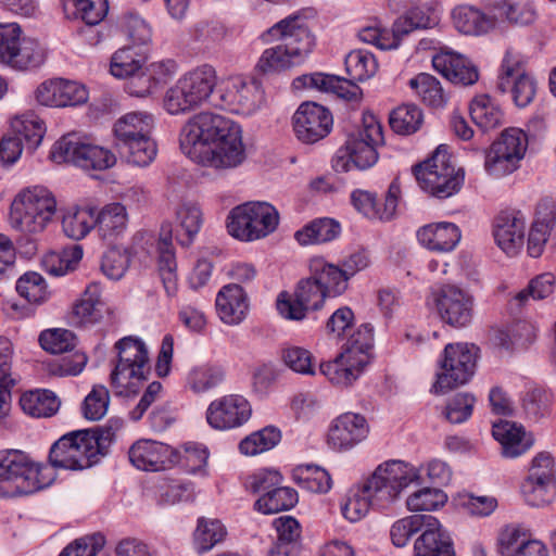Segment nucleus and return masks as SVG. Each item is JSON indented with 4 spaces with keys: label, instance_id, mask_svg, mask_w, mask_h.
Masks as SVG:
<instances>
[{
    "label": "nucleus",
    "instance_id": "1",
    "mask_svg": "<svg viewBox=\"0 0 556 556\" xmlns=\"http://www.w3.org/2000/svg\"><path fill=\"white\" fill-rule=\"evenodd\" d=\"M179 144L193 162L215 169H230L245 159L241 127L212 112L193 115L182 126Z\"/></svg>",
    "mask_w": 556,
    "mask_h": 556
},
{
    "label": "nucleus",
    "instance_id": "2",
    "mask_svg": "<svg viewBox=\"0 0 556 556\" xmlns=\"http://www.w3.org/2000/svg\"><path fill=\"white\" fill-rule=\"evenodd\" d=\"M123 427L119 418L110 419L105 427L78 430L62 435L49 452V463L54 468L83 470L90 468L105 455L116 432Z\"/></svg>",
    "mask_w": 556,
    "mask_h": 556
},
{
    "label": "nucleus",
    "instance_id": "3",
    "mask_svg": "<svg viewBox=\"0 0 556 556\" xmlns=\"http://www.w3.org/2000/svg\"><path fill=\"white\" fill-rule=\"evenodd\" d=\"M115 349L117 362L110 376L111 386L117 395H135L150 372L147 345L141 339L129 336L118 340Z\"/></svg>",
    "mask_w": 556,
    "mask_h": 556
},
{
    "label": "nucleus",
    "instance_id": "4",
    "mask_svg": "<svg viewBox=\"0 0 556 556\" xmlns=\"http://www.w3.org/2000/svg\"><path fill=\"white\" fill-rule=\"evenodd\" d=\"M362 123V129L350 134L344 146L336 152L332 159L336 172L364 170L377 163V147L383 143L382 126L371 113L363 114Z\"/></svg>",
    "mask_w": 556,
    "mask_h": 556
},
{
    "label": "nucleus",
    "instance_id": "5",
    "mask_svg": "<svg viewBox=\"0 0 556 556\" xmlns=\"http://www.w3.org/2000/svg\"><path fill=\"white\" fill-rule=\"evenodd\" d=\"M217 75L212 65L203 64L184 74L165 93L164 108L172 114L193 111L208 101L216 87Z\"/></svg>",
    "mask_w": 556,
    "mask_h": 556
},
{
    "label": "nucleus",
    "instance_id": "6",
    "mask_svg": "<svg viewBox=\"0 0 556 556\" xmlns=\"http://www.w3.org/2000/svg\"><path fill=\"white\" fill-rule=\"evenodd\" d=\"M56 211V200L42 186L27 188L14 198L10 208V225L13 229L36 235L42 232Z\"/></svg>",
    "mask_w": 556,
    "mask_h": 556
},
{
    "label": "nucleus",
    "instance_id": "7",
    "mask_svg": "<svg viewBox=\"0 0 556 556\" xmlns=\"http://www.w3.org/2000/svg\"><path fill=\"white\" fill-rule=\"evenodd\" d=\"M419 187L438 199H447L457 193L464 184V170L455 169L452 157L442 146L432 156L413 167Z\"/></svg>",
    "mask_w": 556,
    "mask_h": 556
},
{
    "label": "nucleus",
    "instance_id": "8",
    "mask_svg": "<svg viewBox=\"0 0 556 556\" xmlns=\"http://www.w3.org/2000/svg\"><path fill=\"white\" fill-rule=\"evenodd\" d=\"M419 475L415 467L402 460H389L379 465L364 483V492L372 500L374 506L387 508L401 492L413 483H418Z\"/></svg>",
    "mask_w": 556,
    "mask_h": 556
},
{
    "label": "nucleus",
    "instance_id": "9",
    "mask_svg": "<svg viewBox=\"0 0 556 556\" xmlns=\"http://www.w3.org/2000/svg\"><path fill=\"white\" fill-rule=\"evenodd\" d=\"M279 224L277 210L267 202H248L231 210L227 229L241 241H254L273 233Z\"/></svg>",
    "mask_w": 556,
    "mask_h": 556
},
{
    "label": "nucleus",
    "instance_id": "10",
    "mask_svg": "<svg viewBox=\"0 0 556 556\" xmlns=\"http://www.w3.org/2000/svg\"><path fill=\"white\" fill-rule=\"evenodd\" d=\"M39 465L20 450L0 451V491L4 496L27 495L40 490Z\"/></svg>",
    "mask_w": 556,
    "mask_h": 556
},
{
    "label": "nucleus",
    "instance_id": "11",
    "mask_svg": "<svg viewBox=\"0 0 556 556\" xmlns=\"http://www.w3.org/2000/svg\"><path fill=\"white\" fill-rule=\"evenodd\" d=\"M50 157L55 163H73L86 170H104L116 163V157L110 150L92 144L74 134H68L56 141Z\"/></svg>",
    "mask_w": 556,
    "mask_h": 556
},
{
    "label": "nucleus",
    "instance_id": "12",
    "mask_svg": "<svg viewBox=\"0 0 556 556\" xmlns=\"http://www.w3.org/2000/svg\"><path fill=\"white\" fill-rule=\"evenodd\" d=\"M478 348L468 343H450L440 361L441 372L432 387L435 393H445L469 381L475 372Z\"/></svg>",
    "mask_w": 556,
    "mask_h": 556
},
{
    "label": "nucleus",
    "instance_id": "13",
    "mask_svg": "<svg viewBox=\"0 0 556 556\" xmlns=\"http://www.w3.org/2000/svg\"><path fill=\"white\" fill-rule=\"evenodd\" d=\"M435 309L445 324L454 328L468 326L473 317V296L455 285H442L431 292Z\"/></svg>",
    "mask_w": 556,
    "mask_h": 556
},
{
    "label": "nucleus",
    "instance_id": "14",
    "mask_svg": "<svg viewBox=\"0 0 556 556\" xmlns=\"http://www.w3.org/2000/svg\"><path fill=\"white\" fill-rule=\"evenodd\" d=\"M502 93L510 92L515 104L525 108L536 92V83L525 70V60L514 51H507L501 66L496 86Z\"/></svg>",
    "mask_w": 556,
    "mask_h": 556
},
{
    "label": "nucleus",
    "instance_id": "15",
    "mask_svg": "<svg viewBox=\"0 0 556 556\" xmlns=\"http://www.w3.org/2000/svg\"><path fill=\"white\" fill-rule=\"evenodd\" d=\"M268 39L282 41L291 58L303 64L315 47V37L300 14H292L276 23L267 31Z\"/></svg>",
    "mask_w": 556,
    "mask_h": 556
},
{
    "label": "nucleus",
    "instance_id": "16",
    "mask_svg": "<svg viewBox=\"0 0 556 556\" xmlns=\"http://www.w3.org/2000/svg\"><path fill=\"white\" fill-rule=\"evenodd\" d=\"M7 37L0 50V62L13 68L25 71L40 66L45 51L33 38H20L21 28L16 23H8Z\"/></svg>",
    "mask_w": 556,
    "mask_h": 556
},
{
    "label": "nucleus",
    "instance_id": "17",
    "mask_svg": "<svg viewBox=\"0 0 556 556\" xmlns=\"http://www.w3.org/2000/svg\"><path fill=\"white\" fill-rule=\"evenodd\" d=\"M326 296L328 294L311 275V277L298 282L293 299L287 292L278 295L277 309L287 319L302 320L308 311L319 309Z\"/></svg>",
    "mask_w": 556,
    "mask_h": 556
},
{
    "label": "nucleus",
    "instance_id": "18",
    "mask_svg": "<svg viewBox=\"0 0 556 556\" xmlns=\"http://www.w3.org/2000/svg\"><path fill=\"white\" fill-rule=\"evenodd\" d=\"M333 124L328 109L315 102L302 103L293 115V129L304 143H315L325 138Z\"/></svg>",
    "mask_w": 556,
    "mask_h": 556
},
{
    "label": "nucleus",
    "instance_id": "19",
    "mask_svg": "<svg viewBox=\"0 0 556 556\" xmlns=\"http://www.w3.org/2000/svg\"><path fill=\"white\" fill-rule=\"evenodd\" d=\"M250 403L241 395L229 394L211 402L206 409L207 424L217 430L242 426L251 417Z\"/></svg>",
    "mask_w": 556,
    "mask_h": 556
},
{
    "label": "nucleus",
    "instance_id": "20",
    "mask_svg": "<svg viewBox=\"0 0 556 556\" xmlns=\"http://www.w3.org/2000/svg\"><path fill=\"white\" fill-rule=\"evenodd\" d=\"M220 99L228 110L238 114L251 115L262 105L264 91L255 80L233 77L228 80Z\"/></svg>",
    "mask_w": 556,
    "mask_h": 556
},
{
    "label": "nucleus",
    "instance_id": "21",
    "mask_svg": "<svg viewBox=\"0 0 556 556\" xmlns=\"http://www.w3.org/2000/svg\"><path fill=\"white\" fill-rule=\"evenodd\" d=\"M35 97L45 106H75L88 100V91L77 81L59 78L40 84Z\"/></svg>",
    "mask_w": 556,
    "mask_h": 556
},
{
    "label": "nucleus",
    "instance_id": "22",
    "mask_svg": "<svg viewBox=\"0 0 556 556\" xmlns=\"http://www.w3.org/2000/svg\"><path fill=\"white\" fill-rule=\"evenodd\" d=\"M369 427L364 416L344 413L336 418L328 431V444L338 451L352 448L368 434Z\"/></svg>",
    "mask_w": 556,
    "mask_h": 556
},
{
    "label": "nucleus",
    "instance_id": "23",
    "mask_svg": "<svg viewBox=\"0 0 556 556\" xmlns=\"http://www.w3.org/2000/svg\"><path fill=\"white\" fill-rule=\"evenodd\" d=\"M526 217L520 211H502L495 218L493 236L498 248L509 256L523 244Z\"/></svg>",
    "mask_w": 556,
    "mask_h": 556
},
{
    "label": "nucleus",
    "instance_id": "24",
    "mask_svg": "<svg viewBox=\"0 0 556 556\" xmlns=\"http://www.w3.org/2000/svg\"><path fill=\"white\" fill-rule=\"evenodd\" d=\"M400 194V185L393 180L382 204L378 201L376 193L361 189L352 192L351 202L359 213L370 219L390 220L395 214Z\"/></svg>",
    "mask_w": 556,
    "mask_h": 556
},
{
    "label": "nucleus",
    "instance_id": "25",
    "mask_svg": "<svg viewBox=\"0 0 556 556\" xmlns=\"http://www.w3.org/2000/svg\"><path fill=\"white\" fill-rule=\"evenodd\" d=\"M129 462L144 471H160L174 463L173 448L164 443L152 440H139L128 452Z\"/></svg>",
    "mask_w": 556,
    "mask_h": 556
},
{
    "label": "nucleus",
    "instance_id": "26",
    "mask_svg": "<svg viewBox=\"0 0 556 556\" xmlns=\"http://www.w3.org/2000/svg\"><path fill=\"white\" fill-rule=\"evenodd\" d=\"M442 5L437 0H429L410 8L393 23V31L400 40L413 30L427 29L440 23Z\"/></svg>",
    "mask_w": 556,
    "mask_h": 556
},
{
    "label": "nucleus",
    "instance_id": "27",
    "mask_svg": "<svg viewBox=\"0 0 556 556\" xmlns=\"http://www.w3.org/2000/svg\"><path fill=\"white\" fill-rule=\"evenodd\" d=\"M356 358L351 352L343 351L334 359L323 362L319 365L320 372L333 384L341 387L351 386L362 374L368 364V356L361 355Z\"/></svg>",
    "mask_w": 556,
    "mask_h": 556
},
{
    "label": "nucleus",
    "instance_id": "28",
    "mask_svg": "<svg viewBox=\"0 0 556 556\" xmlns=\"http://www.w3.org/2000/svg\"><path fill=\"white\" fill-rule=\"evenodd\" d=\"M437 72L455 85L470 86L479 78L478 70L463 55L451 52L438 53L432 58Z\"/></svg>",
    "mask_w": 556,
    "mask_h": 556
},
{
    "label": "nucleus",
    "instance_id": "29",
    "mask_svg": "<svg viewBox=\"0 0 556 556\" xmlns=\"http://www.w3.org/2000/svg\"><path fill=\"white\" fill-rule=\"evenodd\" d=\"M454 27L464 35L481 36L495 28L497 18L492 13L469 5L455 7L451 13Z\"/></svg>",
    "mask_w": 556,
    "mask_h": 556
},
{
    "label": "nucleus",
    "instance_id": "30",
    "mask_svg": "<svg viewBox=\"0 0 556 556\" xmlns=\"http://www.w3.org/2000/svg\"><path fill=\"white\" fill-rule=\"evenodd\" d=\"M216 309L225 324H240L249 309L248 296L243 288L239 283L224 286L216 296Z\"/></svg>",
    "mask_w": 556,
    "mask_h": 556
},
{
    "label": "nucleus",
    "instance_id": "31",
    "mask_svg": "<svg viewBox=\"0 0 556 556\" xmlns=\"http://www.w3.org/2000/svg\"><path fill=\"white\" fill-rule=\"evenodd\" d=\"M157 269L167 295L173 296L177 292V263L172 244V226L164 224L161 227L160 238L156 244Z\"/></svg>",
    "mask_w": 556,
    "mask_h": 556
},
{
    "label": "nucleus",
    "instance_id": "32",
    "mask_svg": "<svg viewBox=\"0 0 556 556\" xmlns=\"http://www.w3.org/2000/svg\"><path fill=\"white\" fill-rule=\"evenodd\" d=\"M493 437L502 446V455L516 458L525 454L532 445L533 438L522 426L511 421H501L493 425Z\"/></svg>",
    "mask_w": 556,
    "mask_h": 556
},
{
    "label": "nucleus",
    "instance_id": "33",
    "mask_svg": "<svg viewBox=\"0 0 556 556\" xmlns=\"http://www.w3.org/2000/svg\"><path fill=\"white\" fill-rule=\"evenodd\" d=\"M420 244L428 250L450 252L458 244L462 235L459 228L448 222H441L422 226L417 231Z\"/></svg>",
    "mask_w": 556,
    "mask_h": 556
},
{
    "label": "nucleus",
    "instance_id": "34",
    "mask_svg": "<svg viewBox=\"0 0 556 556\" xmlns=\"http://www.w3.org/2000/svg\"><path fill=\"white\" fill-rule=\"evenodd\" d=\"M414 551L415 556H455L453 541L435 517L416 539Z\"/></svg>",
    "mask_w": 556,
    "mask_h": 556
},
{
    "label": "nucleus",
    "instance_id": "35",
    "mask_svg": "<svg viewBox=\"0 0 556 556\" xmlns=\"http://www.w3.org/2000/svg\"><path fill=\"white\" fill-rule=\"evenodd\" d=\"M309 270L328 296L340 295L348 288L350 278L345 271L336 265L325 262L320 257L311 260Z\"/></svg>",
    "mask_w": 556,
    "mask_h": 556
},
{
    "label": "nucleus",
    "instance_id": "36",
    "mask_svg": "<svg viewBox=\"0 0 556 556\" xmlns=\"http://www.w3.org/2000/svg\"><path fill=\"white\" fill-rule=\"evenodd\" d=\"M94 220L101 238L111 241L125 232L128 214L122 203L114 202L102 207L100 212L94 208Z\"/></svg>",
    "mask_w": 556,
    "mask_h": 556
},
{
    "label": "nucleus",
    "instance_id": "37",
    "mask_svg": "<svg viewBox=\"0 0 556 556\" xmlns=\"http://www.w3.org/2000/svg\"><path fill=\"white\" fill-rule=\"evenodd\" d=\"M472 122L482 130L489 131L502 126L504 113L490 96L480 94L473 98L469 106Z\"/></svg>",
    "mask_w": 556,
    "mask_h": 556
},
{
    "label": "nucleus",
    "instance_id": "38",
    "mask_svg": "<svg viewBox=\"0 0 556 556\" xmlns=\"http://www.w3.org/2000/svg\"><path fill=\"white\" fill-rule=\"evenodd\" d=\"M341 232L340 224L332 218H317L294 233L301 245L319 244L334 240Z\"/></svg>",
    "mask_w": 556,
    "mask_h": 556
},
{
    "label": "nucleus",
    "instance_id": "39",
    "mask_svg": "<svg viewBox=\"0 0 556 556\" xmlns=\"http://www.w3.org/2000/svg\"><path fill=\"white\" fill-rule=\"evenodd\" d=\"M104 304L101 301V287L90 283L74 305V316L80 325H92L102 318Z\"/></svg>",
    "mask_w": 556,
    "mask_h": 556
},
{
    "label": "nucleus",
    "instance_id": "40",
    "mask_svg": "<svg viewBox=\"0 0 556 556\" xmlns=\"http://www.w3.org/2000/svg\"><path fill=\"white\" fill-rule=\"evenodd\" d=\"M118 153L127 163L136 166H148L156 156V144L150 135L116 143Z\"/></svg>",
    "mask_w": 556,
    "mask_h": 556
},
{
    "label": "nucleus",
    "instance_id": "41",
    "mask_svg": "<svg viewBox=\"0 0 556 556\" xmlns=\"http://www.w3.org/2000/svg\"><path fill=\"white\" fill-rule=\"evenodd\" d=\"M11 128L15 137L24 139L27 148L36 150L46 134L43 121L34 112H27L15 116L11 121Z\"/></svg>",
    "mask_w": 556,
    "mask_h": 556
},
{
    "label": "nucleus",
    "instance_id": "42",
    "mask_svg": "<svg viewBox=\"0 0 556 556\" xmlns=\"http://www.w3.org/2000/svg\"><path fill=\"white\" fill-rule=\"evenodd\" d=\"M20 404L24 413L37 418L51 417L60 407L59 399L50 390L25 392L20 399Z\"/></svg>",
    "mask_w": 556,
    "mask_h": 556
},
{
    "label": "nucleus",
    "instance_id": "43",
    "mask_svg": "<svg viewBox=\"0 0 556 556\" xmlns=\"http://www.w3.org/2000/svg\"><path fill=\"white\" fill-rule=\"evenodd\" d=\"M153 117L148 113L131 112L122 116L114 126L116 143L150 135Z\"/></svg>",
    "mask_w": 556,
    "mask_h": 556
},
{
    "label": "nucleus",
    "instance_id": "44",
    "mask_svg": "<svg viewBox=\"0 0 556 556\" xmlns=\"http://www.w3.org/2000/svg\"><path fill=\"white\" fill-rule=\"evenodd\" d=\"M298 492L281 484L274 488L267 494L261 495L254 504V508L263 514H277L289 510L298 503Z\"/></svg>",
    "mask_w": 556,
    "mask_h": 556
},
{
    "label": "nucleus",
    "instance_id": "45",
    "mask_svg": "<svg viewBox=\"0 0 556 556\" xmlns=\"http://www.w3.org/2000/svg\"><path fill=\"white\" fill-rule=\"evenodd\" d=\"M12 343L8 338L0 337V420L10 409L11 388L15 380L11 376Z\"/></svg>",
    "mask_w": 556,
    "mask_h": 556
},
{
    "label": "nucleus",
    "instance_id": "46",
    "mask_svg": "<svg viewBox=\"0 0 556 556\" xmlns=\"http://www.w3.org/2000/svg\"><path fill=\"white\" fill-rule=\"evenodd\" d=\"M434 525L431 515L415 514L396 520L391 529L390 536L396 547H404L417 532H422L426 526Z\"/></svg>",
    "mask_w": 556,
    "mask_h": 556
},
{
    "label": "nucleus",
    "instance_id": "47",
    "mask_svg": "<svg viewBox=\"0 0 556 556\" xmlns=\"http://www.w3.org/2000/svg\"><path fill=\"white\" fill-rule=\"evenodd\" d=\"M83 258L80 245H73L61 252H49L42 257L43 269L55 277L64 276L77 267Z\"/></svg>",
    "mask_w": 556,
    "mask_h": 556
},
{
    "label": "nucleus",
    "instance_id": "48",
    "mask_svg": "<svg viewBox=\"0 0 556 556\" xmlns=\"http://www.w3.org/2000/svg\"><path fill=\"white\" fill-rule=\"evenodd\" d=\"M225 378L222 366L215 364H201L191 368L187 376V386L194 393L207 392L218 387Z\"/></svg>",
    "mask_w": 556,
    "mask_h": 556
},
{
    "label": "nucleus",
    "instance_id": "49",
    "mask_svg": "<svg viewBox=\"0 0 556 556\" xmlns=\"http://www.w3.org/2000/svg\"><path fill=\"white\" fill-rule=\"evenodd\" d=\"M409 87L430 108H443L446 103V97L440 81L430 74H418L409 80Z\"/></svg>",
    "mask_w": 556,
    "mask_h": 556
},
{
    "label": "nucleus",
    "instance_id": "50",
    "mask_svg": "<svg viewBox=\"0 0 556 556\" xmlns=\"http://www.w3.org/2000/svg\"><path fill=\"white\" fill-rule=\"evenodd\" d=\"M64 233L74 240L85 238L96 227L94 208L85 206L64 215L62 220Z\"/></svg>",
    "mask_w": 556,
    "mask_h": 556
},
{
    "label": "nucleus",
    "instance_id": "51",
    "mask_svg": "<svg viewBox=\"0 0 556 556\" xmlns=\"http://www.w3.org/2000/svg\"><path fill=\"white\" fill-rule=\"evenodd\" d=\"M345 70L351 79L365 81L376 74L378 62L367 50H353L345 56Z\"/></svg>",
    "mask_w": 556,
    "mask_h": 556
},
{
    "label": "nucleus",
    "instance_id": "52",
    "mask_svg": "<svg viewBox=\"0 0 556 556\" xmlns=\"http://www.w3.org/2000/svg\"><path fill=\"white\" fill-rule=\"evenodd\" d=\"M295 482L303 489L326 493L331 489V478L328 471L315 465L298 466L293 473Z\"/></svg>",
    "mask_w": 556,
    "mask_h": 556
},
{
    "label": "nucleus",
    "instance_id": "53",
    "mask_svg": "<svg viewBox=\"0 0 556 556\" xmlns=\"http://www.w3.org/2000/svg\"><path fill=\"white\" fill-rule=\"evenodd\" d=\"M177 219L179 229H177L176 239L182 247H188L201 228V210L194 204H184L177 211Z\"/></svg>",
    "mask_w": 556,
    "mask_h": 556
},
{
    "label": "nucleus",
    "instance_id": "54",
    "mask_svg": "<svg viewBox=\"0 0 556 556\" xmlns=\"http://www.w3.org/2000/svg\"><path fill=\"white\" fill-rule=\"evenodd\" d=\"M424 123V114L415 104H404L392 111L390 115L391 128L400 135L416 132Z\"/></svg>",
    "mask_w": 556,
    "mask_h": 556
},
{
    "label": "nucleus",
    "instance_id": "55",
    "mask_svg": "<svg viewBox=\"0 0 556 556\" xmlns=\"http://www.w3.org/2000/svg\"><path fill=\"white\" fill-rule=\"evenodd\" d=\"M144 54L134 47H124L117 50L111 60V74L117 78H126L143 67Z\"/></svg>",
    "mask_w": 556,
    "mask_h": 556
},
{
    "label": "nucleus",
    "instance_id": "56",
    "mask_svg": "<svg viewBox=\"0 0 556 556\" xmlns=\"http://www.w3.org/2000/svg\"><path fill=\"white\" fill-rule=\"evenodd\" d=\"M299 66L291 58L282 41L263 51L256 67L263 74H270Z\"/></svg>",
    "mask_w": 556,
    "mask_h": 556
},
{
    "label": "nucleus",
    "instance_id": "57",
    "mask_svg": "<svg viewBox=\"0 0 556 556\" xmlns=\"http://www.w3.org/2000/svg\"><path fill=\"white\" fill-rule=\"evenodd\" d=\"M280 439V431L268 426L243 439L239 444V450L244 455L254 456L273 448L279 443Z\"/></svg>",
    "mask_w": 556,
    "mask_h": 556
},
{
    "label": "nucleus",
    "instance_id": "58",
    "mask_svg": "<svg viewBox=\"0 0 556 556\" xmlns=\"http://www.w3.org/2000/svg\"><path fill=\"white\" fill-rule=\"evenodd\" d=\"M521 493L529 505L543 507L551 504L556 496L555 482L526 478L521 484Z\"/></svg>",
    "mask_w": 556,
    "mask_h": 556
},
{
    "label": "nucleus",
    "instance_id": "59",
    "mask_svg": "<svg viewBox=\"0 0 556 556\" xmlns=\"http://www.w3.org/2000/svg\"><path fill=\"white\" fill-rule=\"evenodd\" d=\"M491 147L514 157V161L519 164L528 148V136L519 128H508L502 132L501 138Z\"/></svg>",
    "mask_w": 556,
    "mask_h": 556
},
{
    "label": "nucleus",
    "instance_id": "60",
    "mask_svg": "<svg viewBox=\"0 0 556 556\" xmlns=\"http://www.w3.org/2000/svg\"><path fill=\"white\" fill-rule=\"evenodd\" d=\"M501 10L508 23L528 26L538 18V10L533 0H504Z\"/></svg>",
    "mask_w": 556,
    "mask_h": 556
},
{
    "label": "nucleus",
    "instance_id": "61",
    "mask_svg": "<svg viewBox=\"0 0 556 556\" xmlns=\"http://www.w3.org/2000/svg\"><path fill=\"white\" fill-rule=\"evenodd\" d=\"M16 291L22 298L34 304L43 303L49 296L43 277L35 271L25 273L18 278Z\"/></svg>",
    "mask_w": 556,
    "mask_h": 556
},
{
    "label": "nucleus",
    "instance_id": "62",
    "mask_svg": "<svg viewBox=\"0 0 556 556\" xmlns=\"http://www.w3.org/2000/svg\"><path fill=\"white\" fill-rule=\"evenodd\" d=\"M226 529L219 520L206 521L200 519L194 532V546L198 553H205L222 542Z\"/></svg>",
    "mask_w": 556,
    "mask_h": 556
},
{
    "label": "nucleus",
    "instance_id": "63",
    "mask_svg": "<svg viewBox=\"0 0 556 556\" xmlns=\"http://www.w3.org/2000/svg\"><path fill=\"white\" fill-rule=\"evenodd\" d=\"M447 501V495L437 488H424L406 500V506L410 511H431L442 507Z\"/></svg>",
    "mask_w": 556,
    "mask_h": 556
},
{
    "label": "nucleus",
    "instance_id": "64",
    "mask_svg": "<svg viewBox=\"0 0 556 556\" xmlns=\"http://www.w3.org/2000/svg\"><path fill=\"white\" fill-rule=\"evenodd\" d=\"M76 336L67 329H48L40 333L41 348L51 354H62L76 346Z\"/></svg>",
    "mask_w": 556,
    "mask_h": 556
}]
</instances>
